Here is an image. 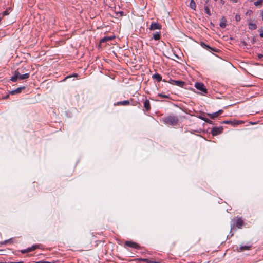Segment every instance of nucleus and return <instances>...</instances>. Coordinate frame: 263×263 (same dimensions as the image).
I'll use <instances>...</instances> for the list:
<instances>
[{"instance_id": "obj_6", "label": "nucleus", "mask_w": 263, "mask_h": 263, "mask_svg": "<svg viewBox=\"0 0 263 263\" xmlns=\"http://www.w3.org/2000/svg\"><path fill=\"white\" fill-rule=\"evenodd\" d=\"M223 111L222 109H220L217 111L213 113H208L207 115L211 119H214L217 118L218 116L220 115L223 113Z\"/></svg>"}, {"instance_id": "obj_21", "label": "nucleus", "mask_w": 263, "mask_h": 263, "mask_svg": "<svg viewBox=\"0 0 263 263\" xmlns=\"http://www.w3.org/2000/svg\"><path fill=\"white\" fill-rule=\"evenodd\" d=\"M250 248H251L250 246H246V245L241 246L239 248V251H243L245 250H248L250 249Z\"/></svg>"}, {"instance_id": "obj_8", "label": "nucleus", "mask_w": 263, "mask_h": 263, "mask_svg": "<svg viewBox=\"0 0 263 263\" xmlns=\"http://www.w3.org/2000/svg\"><path fill=\"white\" fill-rule=\"evenodd\" d=\"M125 245L127 247L135 249H137L139 247V246L137 243L130 241H126L125 242Z\"/></svg>"}, {"instance_id": "obj_17", "label": "nucleus", "mask_w": 263, "mask_h": 263, "mask_svg": "<svg viewBox=\"0 0 263 263\" xmlns=\"http://www.w3.org/2000/svg\"><path fill=\"white\" fill-rule=\"evenodd\" d=\"M174 85L179 86L180 87H183L184 85H185V82L180 80H175Z\"/></svg>"}, {"instance_id": "obj_38", "label": "nucleus", "mask_w": 263, "mask_h": 263, "mask_svg": "<svg viewBox=\"0 0 263 263\" xmlns=\"http://www.w3.org/2000/svg\"><path fill=\"white\" fill-rule=\"evenodd\" d=\"M261 57H263V55L262 54H259L258 55V58H261Z\"/></svg>"}, {"instance_id": "obj_35", "label": "nucleus", "mask_w": 263, "mask_h": 263, "mask_svg": "<svg viewBox=\"0 0 263 263\" xmlns=\"http://www.w3.org/2000/svg\"><path fill=\"white\" fill-rule=\"evenodd\" d=\"M206 123H209V124H212L213 123V121H211L210 119H208V120L206 121Z\"/></svg>"}, {"instance_id": "obj_12", "label": "nucleus", "mask_w": 263, "mask_h": 263, "mask_svg": "<svg viewBox=\"0 0 263 263\" xmlns=\"http://www.w3.org/2000/svg\"><path fill=\"white\" fill-rule=\"evenodd\" d=\"M243 224V221L241 218H237L236 222V226L238 228H241Z\"/></svg>"}, {"instance_id": "obj_14", "label": "nucleus", "mask_w": 263, "mask_h": 263, "mask_svg": "<svg viewBox=\"0 0 263 263\" xmlns=\"http://www.w3.org/2000/svg\"><path fill=\"white\" fill-rule=\"evenodd\" d=\"M115 38L114 36H105L100 40V43H105L108 41H111Z\"/></svg>"}, {"instance_id": "obj_37", "label": "nucleus", "mask_w": 263, "mask_h": 263, "mask_svg": "<svg viewBox=\"0 0 263 263\" xmlns=\"http://www.w3.org/2000/svg\"><path fill=\"white\" fill-rule=\"evenodd\" d=\"M261 37H263V32H261L259 34Z\"/></svg>"}, {"instance_id": "obj_16", "label": "nucleus", "mask_w": 263, "mask_h": 263, "mask_svg": "<svg viewBox=\"0 0 263 263\" xmlns=\"http://www.w3.org/2000/svg\"><path fill=\"white\" fill-rule=\"evenodd\" d=\"M152 78L156 80L158 82H159L161 81H162V76L160 74L157 73L153 74Z\"/></svg>"}, {"instance_id": "obj_23", "label": "nucleus", "mask_w": 263, "mask_h": 263, "mask_svg": "<svg viewBox=\"0 0 263 263\" xmlns=\"http://www.w3.org/2000/svg\"><path fill=\"white\" fill-rule=\"evenodd\" d=\"M204 11L205 12L209 15V16H211V12H210V9L209 8V7L206 5H205L204 7Z\"/></svg>"}, {"instance_id": "obj_32", "label": "nucleus", "mask_w": 263, "mask_h": 263, "mask_svg": "<svg viewBox=\"0 0 263 263\" xmlns=\"http://www.w3.org/2000/svg\"><path fill=\"white\" fill-rule=\"evenodd\" d=\"M201 119H202L203 121H204L205 122H206V121L209 119H208L206 118H204V117H201Z\"/></svg>"}, {"instance_id": "obj_39", "label": "nucleus", "mask_w": 263, "mask_h": 263, "mask_svg": "<svg viewBox=\"0 0 263 263\" xmlns=\"http://www.w3.org/2000/svg\"><path fill=\"white\" fill-rule=\"evenodd\" d=\"M10 240H7L5 241L4 243H5V244L7 243L8 241H9Z\"/></svg>"}, {"instance_id": "obj_22", "label": "nucleus", "mask_w": 263, "mask_h": 263, "mask_svg": "<svg viewBox=\"0 0 263 263\" xmlns=\"http://www.w3.org/2000/svg\"><path fill=\"white\" fill-rule=\"evenodd\" d=\"M143 261L146 262L147 263H161V261H157L155 260H149L147 258L142 259Z\"/></svg>"}, {"instance_id": "obj_33", "label": "nucleus", "mask_w": 263, "mask_h": 263, "mask_svg": "<svg viewBox=\"0 0 263 263\" xmlns=\"http://www.w3.org/2000/svg\"><path fill=\"white\" fill-rule=\"evenodd\" d=\"M201 119H202L203 121H204L205 122H206V121L209 119H208L206 118H204V117H201Z\"/></svg>"}, {"instance_id": "obj_34", "label": "nucleus", "mask_w": 263, "mask_h": 263, "mask_svg": "<svg viewBox=\"0 0 263 263\" xmlns=\"http://www.w3.org/2000/svg\"><path fill=\"white\" fill-rule=\"evenodd\" d=\"M201 119H202L203 121H204L205 122H206V121L209 119H208L206 118H204V117H201Z\"/></svg>"}, {"instance_id": "obj_31", "label": "nucleus", "mask_w": 263, "mask_h": 263, "mask_svg": "<svg viewBox=\"0 0 263 263\" xmlns=\"http://www.w3.org/2000/svg\"><path fill=\"white\" fill-rule=\"evenodd\" d=\"M118 14H120V16H123V11H120V12L117 13V15H118Z\"/></svg>"}, {"instance_id": "obj_4", "label": "nucleus", "mask_w": 263, "mask_h": 263, "mask_svg": "<svg viewBox=\"0 0 263 263\" xmlns=\"http://www.w3.org/2000/svg\"><path fill=\"white\" fill-rule=\"evenodd\" d=\"M223 128L222 126L214 127L211 129V134L213 136H217L223 132Z\"/></svg>"}, {"instance_id": "obj_42", "label": "nucleus", "mask_w": 263, "mask_h": 263, "mask_svg": "<svg viewBox=\"0 0 263 263\" xmlns=\"http://www.w3.org/2000/svg\"><path fill=\"white\" fill-rule=\"evenodd\" d=\"M215 1H217V0H214Z\"/></svg>"}, {"instance_id": "obj_36", "label": "nucleus", "mask_w": 263, "mask_h": 263, "mask_svg": "<svg viewBox=\"0 0 263 263\" xmlns=\"http://www.w3.org/2000/svg\"><path fill=\"white\" fill-rule=\"evenodd\" d=\"M260 16L261 17L262 20L263 21V10L261 11Z\"/></svg>"}, {"instance_id": "obj_28", "label": "nucleus", "mask_w": 263, "mask_h": 263, "mask_svg": "<svg viewBox=\"0 0 263 263\" xmlns=\"http://www.w3.org/2000/svg\"><path fill=\"white\" fill-rule=\"evenodd\" d=\"M240 16L238 14H236L235 15V20L237 21V22H239L240 21Z\"/></svg>"}, {"instance_id": "obj_24", "label": "nucleus", "mask_w": 263, "mask_h": 263, "mask_svg": "<svg viewBox=\"0 0 263 263\" xmlns=\"http://www.w3.org/2000/svg\"><path fill=\"white\" fill-rule=\"evenodd\" d=\"M158 96L162 98H170L169 95H165L163 93H159L158 94Z\"/></svg>"}, {"instance_id": "obj_11", "label": "nucleus", "mask_w": 263, "mask_h": 263, "mask_svg": "<svg viewBox=\"0 0 263 263\" xmlns=\"http://www.w3.org/2000/svg\"><path fill=\"white\" fill-rule=\"evenodd\" d=\"M25 87H24V86L18 87L17 89L10 91V94H11L12 95L18 94V93H21L23 90L25 89Z\"/></svg>"}, {"instance_id": "obj_25", "label": "nucleus", "mask_w": 263, "mask_h": 263, "mask_svg": "<svg viewBox=\"0 0 263 263\" xmlns=\"http://www.w3.org/2000/svg\"><path fill=\"white\" fill-rule=\"evenodd\" d=\"M190 7L195 10V8H196V4L195 3V2L194 1V0H191V2H190Z\"/></svg>"}, {"instance_id": "obj_41", "label": "nucleus", "mask_w": 263, "mask_h": 263, "mask_svg": "<svg viewBox=\"0 0 263 263\" xmlns=\"http://www.w3.org/2000/svg\"><path fill=\"white\" fill-rule=\"evenodd\" d=\"M232 1H233V2H234V3L237 2V0H232Z\"/></svg>"}, {"instance_id": "obj_10", "label": "nucleus", "mask_w": 263, "mask_h": 263, "mask_svg": "<svg viewBox=\"0 0 263 263\" xmlns=\"http://www.w3.org/2000/svg\"><path fill=\"white\" fill-rule=\"evenodd\" d=\"M38 248H39V246H37V245H33L31 247H29V248H28L26 249L22 250L21 252L22 253H26L30 252H31L32 251H33V250H35L36 249H37Z\"/></svg>"}, {"instance_id": "obj_30", "label": "nucleus", "mask_w": 263, "mask_h": 263, "mask_svg": "<svg viewBox=\"0 0 263 263\" xmlns=\"http://www.w3.org/2000/svg\"><path fill=\"white\" fill-rule=\"evenodd\" d=\"M78 76V74H77V73L74 74H73L72 76L69 75V76H67V77L65 78V79H64V80H66V79H68V78H71V77H77Z\"/></svg>"}, {"instance_id": "obj_3", "label": "nucleus", "mask_w": 263, "mask_h": 263, "mask_svg": "<svg viewBox=\"0 0 263 263\" xmlns=\"http://www.w3.org/2000/svg\"><path fill=\"white\" fill-rule=\"evenodd\" d=\"M195 87L204 93H206L208 92V90L204 85L201 82L196 83L195 84Z\"/></svg>"}, {"instance_id": "obj_1", "label": "nucleus", "mask_w": 263, "mask_h": 263, "mask_svg": "<svg viewBox=\"0 0 263 263\" xmlns=\"http://www.w3.org/2000/svg\"><path fill=\"white\" fill-rule=\"evenodd\" d=\"M29 73H26L23 74H20L18 70H16L14 71V75L11 78L10 80L12 82H16L18 79L20 80H24L28 79L29 77Z\"/></svg>"}, {"instance_id": "obj_5", "label": "nucleus", "mask_w": 263, "mask_h": 263, "mask_svg": "<svg viewBox=\"0 0 263 263\" xmlns=\"http://www.w3.org/2000/svg\"><path fill=\"white\" fill-rule=\"evenodd\" d=\"M244 123V122L243 121H241V120H234V121H231V120H225V121H223L222 122V123H224V124H232L233 126H235L236 125H238L239 124H243Z\"/></svg>"}, {"instance_id": "obj_7", "label": "nucleus", "mask_w": 263, "mask_h": 263, "mask_svg": "<svg viewBox=\"0 0 263 263\" xmlns=\"http://www.w3.org/2000/svg\"><path fill=\"white\" fill-rule=\"evenodd\" d=\"M161 29V25L157 23L153 22L149 27V30H160Z\"/></svg>"}, {"instance_id": "obj_15", "label": "nucleus", "mask_w": 263, "mask_h": 263, "mask_svg": "<svg viewBox=\"0 0 263 263\" xmlns=\"http://www.w3.org/2000/svg\"><path fill=\"white\" fill-rule=\"evenodd\" d=\"M144 107L146 110H149L151 109L150 102L148 99H146L144 102Z\"/></svg>"}, {"instance_id": "obj_27", "label": "nucleus", "mask_w": 263, "mask_h": 263, "mask_svg": "<svg viewBox=\"0 0 263 263\" xmlns=\"http://www.w3.org/2000/svg\"><path fill=\"white\" fill-rule=\"evenodd\" d=\"M163 82H167V81L165 80H163ZM175 81V80H172L171 79H170L169 80V81H167V82H168L169 83L172 84V85H174V82Z\"/></svg>"}, {"instance_id": "obj_2", "label": "nucleus", "mask_w": 263, "mask_h": 263, "mask_svg": "<svg viewBox=\"0 0 263 263\" xmlns=\"http://www.w3.org/2000/svg\"><path fill=\"white\" fill-rule=\"evenodd\" d=\"M163 121L165 124L174 126L177 124L179 120L176 116H168L164 118Z\"/></svg>"}, {"instance_id": "obj_9", "label": "nucleus", "mask_w": 263, "mask_h": 263, "mask_svg": "<svg viewBox=\"0 0 263 263\" xmlns=\"http://www.w3.org/2000/svg\"><path fill=\"white\" fill-rule=\"evenodd\" d=\"M200 45L204 48L207 49V50H210V51H215V52H217L218 51V49H216V48H213L212 47H210L209 45L205 44L204 42H201L200 43Z\"/></svg>"}, {"instance_id": "obj_20", "label": "nucleus", "mask_w": 263, "mask_h": 263, "mask_svg": "<svg viewBox=\"0 0 263 263\" xmlns=\"http://www.w3.org/2000/svg\"><path fill=\"white\" fill-rule=\"evenodd\" d=\"M249 28L251 30H255L257 28V25L256 24L253 23H248Z\"/></svg>"}, {"instance_id": "obj_40", "label": "nucleus", "mask_w": 263, "mask_h": 263, "mask_svg": "<svg viewBox=\"0 0 263 263\" xmlns=\"http://www.w3.org/2000/svg\"><path fill=\"white\" fill-rule=\"evenodd\" d=\"M15 263H24L23 261L15 262Z\"/></svg>"}, {"instance_id": "obj_13", "label": "nucleus", "mask_w": 263, "mask_h": 263, "mask_svg": "<svg viewBox=\"0 0 263 263\" xmlns=\"http://www.w3.org/2000/svg\"><path fill=\"white\" fill-rule=\"evenodd\" d=\"M130 102L128 100H124L122 101L117 102L115 104V105H123V106H127L129 105Z\"/></svg>"}, {"instance_id": "obj_19", "label": "nucleus", "mask_w": 263, "mask_h": 263, "mask_svg": "<svg viewBox=\"0 0 263 263\" xmlns=\"http://www.w3.org/2000/svg\"><path fill=\"white\" fill-rule=\"evenodd\" d=\"M153 38L154 39V40H155V41H158V40H159L161 38V33H160V32H157L156 33H155L154 34H153Z\"/></svg>"}, {"instance_id": "obj_18", "label": "nucleus", "mask_w": 263, "mask_h": 263, "mask_svg": "<svg viewBox=\"0 0 263 263\" xmlns=\"http://www.w3.org/2000/svg\"><path fill=\"white\" fill-rule=\"evenodd\" d=\"M226 22H227L226 19L224 17H223L221 19V21H220V24H219V26L221 28H224L226 27Z\"/></svg>"}, {"instance_id": "obj_29", "label": "nucleus", "mask_w": 263, "mask_h": 263, "mask_svg": "<svg viewBox=\"0 0 263 263\" xmlns=\"http://www.w3.org/2000/svg\"><path fill=\"white\" fill-rule=\"evenodd\" d=\"M9 14V11L8 10H6L3 12L2 15L3 16L5 15H8Z\"/></svg>"}, {"instance_id": "obj_26", "label": "nucleus", "mask_w": 263, "mask_h": 263, "mask_svg": "<svg viewBox=\"0 0 263 263\" xmlns=\"http://www.w3.org/2000/svg\"><path fill=\"white\" fill-rule=\"evenodd\" d=\"M262 0H257V1L255 2L254 4L255 6H257L258 5H260L262 3Z\"/></svg>"}]
</instances>
